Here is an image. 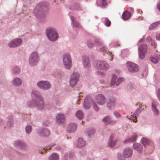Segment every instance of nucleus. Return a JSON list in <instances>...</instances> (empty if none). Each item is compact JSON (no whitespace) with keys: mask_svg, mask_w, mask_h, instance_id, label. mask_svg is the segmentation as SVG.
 I'll return each mask as SVG.
<instances>
[{"mask_svg":"<svg viewBox=\"0 0 160 160\" xmlns=\"http://www.w3.org/2000/svg\"><path fill=\"white\" fill-rule=\"evenodd\" d=\"M118 142L117 140H114L113 136L111 135L110 137V143L109 145L111 147H113L115 146L117 144H118Z\"/></svg>","mask_w":160,"mask_h":160,"instance_id":"f3484780","label":"nucleus"},{"mask_svg":"<svg viewBox=\"0 0 160 160\" xmlns=\"http://www.w3.org/2000/svg\"><path fill=\"white\" fill-rule=\"evenodd\" d=\"M51 87L49 83L47 81H41V88L45 89L49 88Z\"/></svg>","mask_w":160,"mask_h":160,"instance_id":"2eb2a0df","label":"nucleus"},{"mask_svg":"<svg viewBox=\"0 0 160 160\" xmlns=\"http://www.w3.org/2000/svg\"><path fill=\"white\" fill-rule=\"evenodd\" d=\"M159 59L158 55L157 54H155L154 57H152L151 58V61L154 63H157L159 61Z\"/></svg>","mask_w":160,"mask_h":160,"instance_id":"4be33fe9","label":"nucleus"},{"mask_svg":"<svg viewBox=\"0 0 160 160\" xmlns=\"http://www.w3.org/2000/svg\"><path fill=\"white\" fill-rule=\"evenodd\" d=\"M104 22L106 26L108 27L110 26L111 22L108 18H105Z\"/></svg>","mask_w":160,"mask_h":160,"instance_id":"c9c22d12","label":"nucleus"},{"mask_svg":"<svg viewBox=\"0 0 160 160\" xmlns=\"http://www.w3.org/2000/svg\"><path fill=\"white\" fill-rule=\"evenodd\" d=\"M152 40L151 37H148L147 38V41L148 42L151 41H151H152Z\"/></svg>","mask_w":160,"mask_h":160,"instance_id":"de8ad7c7","label":"nucleus"},{"mask_svg":"<svg viewBox=\"0 0 160 160\" xmlns=\"http://www.w3.org/2000/svg\"><path fill=\"white\" fill-rule=\"evenodd\" d=\"M50 134V132L47 129L42 130L41 132V136L47 137Z\"/></svg>","mask_w":160,"mask_h":160,"instance_id":"5701e85b","label":"nucleus"},{"mask_svg":"<svg viewBox=\"0 0 160 160\" xmlns=\"http://www.w3.org/2000/svg\"><path fill=\"white\" fill-rule=\"evenodd\" d=\"M71 19L73 23V24L74 27H77L79 26V23L76 21H75V18L73 17H71Z\"/></svg>","mask_w":160,"mask_h":160,"instance_id":"72a5a7b5","label":"nucleus"},{"mask_svg":"<svg viewBox=\"0 0 160 160\" xmlns=\"http://www.w3.org/2000/svg\"><path fill=\"white\" fill-rule=\"evenodd\" d=\"M159 56H160V55H159Z\"/></svg>","mask_w":160,"mask_h":160,"instance_id":"4d7b16f0","label":"nucleus"},{"mask_svg":"<svg viewBox=\"0 0 160 160\" xmlns=\"http://www.w3.org/2000/svg\"><path fill=\"white\" fill-rule=\"evenodd\" d=\"M114 114L115 115V116L117 117H119L120 116V115L117 112H114Z\"/></svg>","mask_w":160,"mask_h":160,"instance_id":"a18cd8bd","label":"nucleus"},{"mask_svg":"<svg viewBox=\"0 0 160 160\" xmlns=\"http://www.w3.org/2000/svg\"><path fill=\"white\" fill-rule=\"evenodd\" d=\"M32 95H35V96H36L37 98H38V96H37V92H36V93H34V92H33L32 93Z\"/></svg>","mask_w":160,"mask_h":160,"instance_id":"8fccbe9b","label":"nucleus"},{"mask_svg":"<svg viewBox=\"0 0 160 160\" xmlns=\"http://www.w3.org/2000/svg\"><path fill=\"white\" fill-rule=\"evenodd\" d=\"M43 152H42H42H41V153H43Z\"/></svg>","mask_w":160,"mask_h":160,"instance_id":"6e6d98bb","label":"nucleus"},{"mask_svg":"<svg viewBox=\"0 0 160 160\" xmlns=\"http://www.w3.org/2000/svg\"><path fill=\"white\" fill-rule=\"evenodd\" d=\"M132 154V150L129 148H126L123 152V155L125 157H130Z\"/></svg>","mask_w":160,"mask_h":160,"instance_id":"dca6fc26","label":"nucleus"},{"mask_svg":"<svg viewBox=\"0 0 160 160\" xmlns=\"http://www.w3.org/2000/svg\"><path fill=\"white\" fill-rule=\"evenodd\" d=\"M100 1L102 6H105L107 5L106 0H100Z\"/></svg>","mask_w":160,"mask_h":160,"instance_id":"79ce46f5","label":"nucleus"},{"mask_svg":"<svg viewBox=\"0 0 160 160\" xmlns=\"http://www.w3.org/2000/svg\"><path fill=\"white\" fill-rule=\"evenodd\" d=\"M87 45L88 47L90 48H92L94 45L93 42H90V41H89L88 42Z\"/></svg>","mask_w":160,"mask_h":160,"instance_id":"4c0bfd02","label":"nucleus"},{"mask_svg":"<svg viewBox=\"0 0 160 160\" xmlns=\"http://www.w3.org/2000/svg\"><path fill=\"white\" fill-rule=\"evenodd\" d=\"M59 157L56 153H53L50 157V160H58Z\"/></svg>","mask_w":160,"mask_h":160,"instance_id":"7c9ffc66","label":"nucleus"},{"mask_svg":"<svg viewBox=\"0 0 160 160\" xmlns=\"http://www.w3.org/2000/svg\"><path fill=\"white\" fill-rule=\"evenodd\" d=\"M160 24V21H158L153 23L149 27V29L152 30Z\"/></svg>","mask_w":160,"mask_h":160,"instance_id":"cd10ccee","label":"nucleus"},{"mask_svg":"<svg viewBox=\"0 0 160 160\" xmlns=\"http://www.w3.org/2000/svg\"><path fill=\"white\" fill-rule=\"evenodd\" d=\"M156 102L155 101H153L152 102V108L154 113L157 115L159 113V111L156 107Z\"/></svg>","mask_w":160,"mask_h":160,"instance_id":"b1692460","label":"nucleus"},{"mask_svg":"<svg viewBox=\"0 0 160 160\" xmlns=\"http://www.w3.org/2000/svg\"><path fill=\"white\" fill-rule=\"evenodd\" d=\"M40 83L39 82H38L37 83V85L38 86V87H40Z\"/></svg>","mask_w":160,"mask_h":160,"instance_id":"864d4df0","label":"nucleus"},{"mask_svg":"<svg viewBox=\"0 0 160 160\" xmlns=\"http://www.w3.org/2000/svg\"><path fill=\"white\" fill-rule=\"evenodd\" d=\"M130 119L132 120L135 122H136L137 120H136V116H135L134 115H131L130 118Z\"/></svg>","mask_w":160,"mask_h":160,"instance_id":"e433bc0d","label":"nucleus"},{"mask_svg":"<svg viewBox=\"0 0 160 160\" xmlns=\"http://www.w3.org/2000/svg\"><path fill=\"white\" fill-rule=\"evenodd\" d=\"M131 13L128 11H125L122 15V18L124 20L128 19L131 16Z\"/></svg>","mask_w":160,"mask_h":160,"instance_id":"6ab92c4d","label":"nucleus"},{"mask_svg":"<svg viewBox=\"0 0 160 160\" xmlns=\"http://www.w3.org/2000/svg\"><path fill=\"white\" fill-rule=\"evenodd\" d=\"M13 83L14 85L18 86L21 84L22 82L20 79L18 78H16L13 80Z\"/></svg>","mask_w":160,"mask_h":160,"instance_id":"393cba45","label":"nucleus"},{"mask_svg":"<svg viewBox=\"0 0 160 160\" xmlns=\"http://www.w3.org/2000/svg\"><path fill=\"white\" fill-rule=\"evenodd\" d=\"M133 148L137 151H139L140 152L142 151V145L139 143H134L133 145Z\"/></svg>","mask_w":160,"mask_h":160,"instance_id":"412c9836","label":"nucleus"},{"mask_svg":"<svg viewBox=\"0 0 160 160\" xmlns=\"http://www.w3.org/2000/svg\"><path fill=\"white\" fill-rule=\"evenodd\" d=\"M103 121L106 123L112 124L113 123H112L111 121L110 118L108 117H106L103 119ZM114 122H113L114 123Z\"/></svg>","mask_w":160,"mask_h":160,"instance_id":"473e14b6","label":"nucleus"},{"mask_svg":"<svg viewBox=\"0 0 160 160\" xmlns=\"http://www.w3.org/2000/svg\"><path fill=\"white\" fill-rule=\"evenodd\" d=\"M77 125L76 124L72 123H71L67 128V131L69 132H74L76 130Z\"/></svg>","mask_w":160,"mask_h":160,"instance_id":"ddd939ff","label":"nucleus"},{"mask_svg":"<svg viewBox=\"0 0 160 160\" xmlns=\"http://www.w3.org/2000/svg\"><path fill=\"white\" fill-rule=\"evenodd\" d=\"M79 74L77 72L74 73L71 76L70 79V85L72 86L75 85L78 80Z\"/></svg>","mask_w":160,"mask_h":160,"instance_id":"0eeeda50","label":"nucleus"},{"mask_svg":"<svg viewBox=\"0 0 160 160\" xmlns=\"http://www.w3.org/2000/svg\"><path fill=\"white\" fill-rule=\"evenodd\" d=\"M156 38L158 40H160V34H158L157 35Z\"/></svg>","mask_w":160,"mask_h":160,"instance_id":"09e8293b","label":"nucleus"},{"mask_svg":"<svg viewBox=\"0 0 160 160\" xmlns=\"http://www.w3.org/2000/svg\"><path fill=\"white\" fill-rule=\"evenodd\" d=\"M46 33L48 39L52 41H54L58 38V33L54 28H47Z\"/></svg>","mask_w":160,"mask_h":160,"instance_id":"f257e3e1","label":"nucleus"},{"mask_svg":"<svg viewBox=\"0 0 160 160\" xmlns=\"http://www.w3.org/2000/svg\"><path fill=\"white\" fill-rule=\"evenodd\" d=\"M116 103V101L114 98H111L108 99L107 102V106L109 108L114 107Z\"/></svg>","mask_w":160,"mask_h":160,"instance_id":"9b49d317","label":"nucleus"},{"mask_svg":"<svg viewBox=\"0 0 160 160\" xmlns=\"http://www.w3.org/2000/svg\"><path fill=\"white\" fill-rule=\"evenodd\" d=\"M144 41V39H141V40H140L139 41V42H143Z\"/></svg>","mask_w":160,"mask_h":160,"instance_id":"603ef678","label":"nucleus"},{"mask_svg":"<svg viewBox=\"0 0 160 160\" xmlns=\"http://www.w3.org/2000/svg\"><path fill=\"white\" fill-rule=\"evenodd\" d=\"M147 49L148 47L146 44H142L140 46L138 49L139 56L140 58L143 59L145 58Z\"/></svg>","mask_w":160,"mask_h":160,"instance_id":"20e7f679","label":"nucleus"},{"mask_svg":"<svg viewBox=\"0 0 160 160\" xmlns=\"http://www.w3.org/2000/svg\"><path fill=\"white\" fill-rule=\"evenodd\" d=\"M95 132V130L94 129H91L88 132V134L89 136L92 135Z\"/></svg>","mask_w":160,"mask_h":160,"instance_id":"ea45409f","label":"nucleus"},{"mask_svg":"<svg viewBox=\"0 0 160 160\" xmlns=\"http://www.w3.org/2000/svg\"><path fill=\"white\" fill-rule=\"evenodd\" d=\"M22 42V40L20 38L15 39L11 41L8 44L10 47H15L19 45Z\"/></svg>","mask_w":160,"mask_h":160,"instance_id":"1a4fd4ad","label":"nucleus"},{"mask_svg":"<svg viewBox=\"0 0 160 160\" xmlns=\"http://www.w3.org/2000/svg\"><path fill=\"white\" fill-rule=\"evenodd\" d=\"M63 62L66 69L70 68L72 65L71 58L69 54H65L63 56Z\"/></svg>","mask_w":160,"mask_h":160,"instance_id":"7ed1b4c3","label":"nucleus"},{"mask_svg":"<svg viewBox=\"0 0 160 160\" xmlns=\"http://www.w3.org/2000/svg\"><path fill=\"white\" fill-rule=\"evenodd\" d=\"M83 64L84 67L86 68H88L90 66L88 58L87 57H83Z\"/></svg>","mask_w":160,"mask_h":160,"instance_id":"aec40b11","label":"nucleus"},{"mask_svg":"<svg viewBox=\"0 0 160 160\" xmlns=\"http://www.w3.org/2000/svg\"><path fill=\"white\" fill-rule=\"evenodd\" d=\"M41 108H43L44 104V102L43 100H42L41 98Z\"/></svg>","mask_w":160,"mask_h":160,"instance_id":"c03bdc74","label":"nucleus"},{"mask_svg":"<svg viewBox=\"0 0 160 160\" xmlns=\"http://www.w3.org/2000/svg\"><path fill=\"white\" fill-rule=\"evenodd\" d=\"M33 13L37 18H39L40 15V4H38L36 6L33 10Z\"/></svg>","mask_w":160,"mask_h":160,"instance_id":"4468645a","label":"nucleus"},{"mask_svg":"<svg viewBox=\"0 0 160 160\" xmlns=\"http://www.w3.org/2000/svg\"><path fill=\"white\" fill-rule=\"evenodd\" d=\"M15 69H16L17 70V71H16L15 70H14V72H18L19 71V69L18 68V67H15Z\"/></svg>","mask_w":160,"mask_h":160,"instance_id":"3c124183","label":"nucleus"},{"mask_svg":"<svg viewBox=\"0 0 160 160\" xmlns=\"http://www.w3.org/2000/svg\"><path fill=\"white\" fill-rule=\"evenodd\" d=\"M117 78V77L116 75H113L111 82V85L113 86L115 85V84L117 86H118L119 83L123 80V79L122 78H120L118 79L117 80V82H116V80Z\"/></svg>","mask_w":160,"mask_h":160,"instance_id":"9d476101","label":"nucleus"},{"mask_svg":"<svg viewBox=\"0 0 160 160\" xmlns=\"http://www.w3.org/2000/svg\"><path fill=\"white\" fill-rule=\"evenodd\" d=\"M83 106L84 108L86 109H88L90 108V105L88 102L87 98H86L84 100Z\"/></svg>","mask_w":160,"mask_h":160,"instance_id":"2f4dec72","label":"nucleus"},{"mask_svg":"<svg viewBox=\"0 0 160 160\" xmlns=\"http://www.w3.org/2000/svg\"><path fill=\"white\" fill-rule=\"evenodd\" d=\"M126 65L128 70L131 72H137L139 70L138 66L134 63L128 62L127 63Z\"/></svg>","mask_w":160,"mask_h":160,"instance_id":"423d86ee","label":"nucleus"},{"mask_svg":"<svg viewBox=\"0 0 160 160\" xmlns=\"http://www.w3.org/2000/svg\"><path fill=\"white\" fill-rule=\"evenodd\" d=\"M76 116L79 119H82L83 117V114L80 111H78L77 112L76 114Z\"/></svg>","mask_w":160,"mask_h":160,"instance_id":"c756f323","label":"nucleus"},{"mask_svg":"<svg viewBox=\"0 0 160 160\" xmlns=\"http://www.w3.org/2000/svg\"><path fill=\"white\" fill-rule=\"evenodd\" d=\"M94 66L97 69L106 70L109 68L108 65L104 61H96L94 62Z\"/></svg>","mask_w":160,"mask_h":160,"instance_id":"f03ea898","label":"nucleus"},{"mask_svg":"<svg viewBox=\"0 0 160 160\" xmlns=\"http://www.w3.org/2000/svg\"><path fill=\"white\" fill-rule=\"evenodd\" d=\"M86 142L82 138H79L78 140L76 145L78 147H81L84 146L86 144Z\"/></svg>","mask_w":160,"mask_h":160,"instance_id":"a211bd4d","label":"nucleus"},{"mask_svg":"<svg viewBox=\"0 0 160 160\" xmlns=\"http://www.w3.org/2000/svg\"><path fill=\"white\" fill-rule=\"evenodd\" d=\"M39 61V57L36 52H34L31 54L29 62L31 66L36 65Z\"/></svg>","mask_w":160,"mask_h":160,"instance_id":"39448f33","label":"nucleus"},{"mask_svg":"<svg viewBox=\"0 0 160 160\" xmlns=\"http://www.w3.org/2000/svg\"><path fill=\"white\" fill-rule=\"evenodd\" d=\"M93 107L94 109L96 111H98L99 110V108L97 106V105L94 103H93Z\"/></svg>","mask_w":160,"mask_h":160,"instance_id":"58836bf2","label":"nucleus"},{"mask_svg":"<svg viewBox=\"0 0 160 160\" xmlns=\"http://www.w3.org/2000/svg\"><path fill=\"white\" fill-rule=\"evenodd\" d=\"M57 122L58 123H62L65 121L64 115L62 113H59L57 115L56 117Z\"/></svg>","mask_w":160,"mask_h":160,"instance_id":"f8f14e48","label":"nucleus"},{"mask_svg":"<svg viewBox=\"0 0 160 160\" xmlns=\"http://www.w3.org/2000/svg\"><path fill=\"white\" fill-rule=\"evenodd\" d=\"M137 138L136 134H135L133 136L130 138L129 139H126L124 142H132L136 140Z\"/></svg>","mask_w":160,"mask_h":160,"instance_id":"bb28decb","label":"nucleus"},{"mask_svg":"<svg viewBox=\"0 0 160 160\" xmlns=\"http://www.w3.org/2000/svg\"><path fill=\"white\" fill-rule=\"evenodd\" d=\"M15 144L16 146L20 147L21 148H23L25 146V144L23 142L19 141H16L15 142Z\"/></svg>","mask_w":160,"mask_h":160,"instance_id":"a878e982","label":"nucleus"},{"mask_svg":"<svg viewBox=\"0 0 160 160\" xmlns=\"http://www.w3.org/2000/svg\"><path fill=\"white\" fill-rule=\"evenodd\" d=\"M119 46V44H117V46Z\"/></svg>","mask_w":160,"mask_h":160,"instance_id":"5fc2aeb1","label":"nucleus"},{"mask_svg":"<svg viewBox=\"0 0 160 160\" xmlns=\"http://www.w3.org/2000/svg\"><path fill=\"white\" fill-rule=\"evenodd\" d=\"M32 130V128L31 126H27L26 128V131L27 133H30Z\"/></svg>","mask_w":160,"mask_h":160,"instance_id":"f704fd0d","label":"nucleus"},{"mask_svg":"<svg viewBox=\"0 0 160 160\" xmlns=\"http://www.w3.org/2000/svg\"><path fill=\"white\" fill-rule=\"evenodd\" d=\"M151 142V141L148 138H144L142 139V143L144 146L149 144Z\"/></svg>","mask_w":160,"mask_h":160,"instance_id":"c85d7f7f","label":"nucleus"},{"mask_svg":"<svg viewBox=\"0 0 160 160\" xmlns=\"http://www.w3.org/2000/svg\"><path fill=\"white\" fill-rule=\"evenodd\" d=\"M151 43L152 45V46H153L154 48H156V47L157 46V45H156V44L155 43V42L154 41H153V40L151 41Z\"/></svg>","mask_w":160,"mask_h":160,"instance_id":"37998d69","label":"nucleus"},{"mask_svg":"<svg viewBox=\"0 0 160 160\" xmlns=\"http://www.w3.org/2000/svg\"><path fill=\"white\" fill-rule=\"evenodd\" d=\"M124 156H122L119 154L118 156V158L120 160H124L125 159Z\"/></svg>","mask_w":160,"mask_h":160,"instance_id":"a19ab883","label":"nucleus"},{"mask_svg":"<svg viewBox=\"0 0 160 160\" xmlns=\"http://www.w3.org/2000/svg\"><path fill=\"white\" fill-rule=\"evenodd\" d=\"M105 100V97L102 94L98 95L96 97V102L99 105H102L104 104Z\"/></svg>","mask_w":160,"mask_h":160,"instance_id":"6e6552de","label":"nucleus"},{"mask_svg":"<svg viewBox=\"0 0 160 160\" xmlns=\"http://www.w3.org/2000/svg\"><path fill=\"white\" fill-rule=\"evenodd\" d=\"M157 94L159 99H160V88L158 89Z\"/></svg>","mask_w":160,"mask_h":160,"instance_id":"49530a36","label":"nucleus"}]
</instances>
